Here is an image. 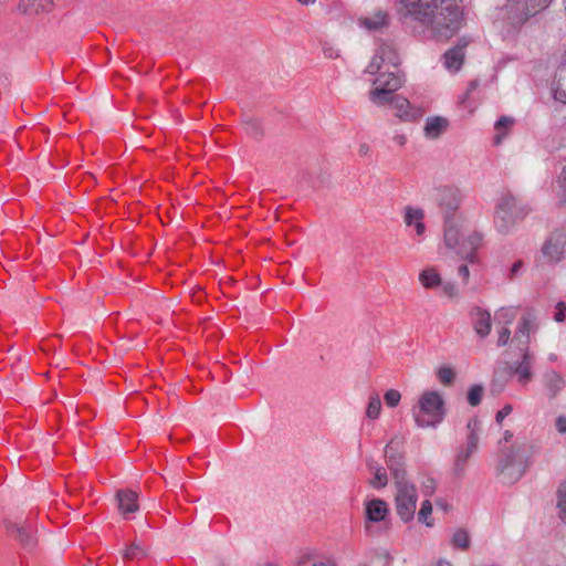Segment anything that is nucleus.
Instances as JSON below:
<instances>
[{
    "label": "nucleus",
    "mask_w": 566,
    "mask_h": 566,
    "mask_svg": "<svg viewBox=\"0 0 566 566\" xmlns=\"http://www.w3.org/2000/svg\"><path fill=\"white\" fill-rule=\"evenodd\" d=\"M532 359L533 355L528 348H525L524 352H522V360L514 367V374L518 382L523 385L527 384L532 378Z\"/></svg>",
    "instance_id": "nucleus-21"
},
{
    "label": "nucleus",
    "mask_w": 566,
    "mask_h": 566,
    "mask_svg": "<svg viewBox=\"0 0 566 566\" xmlns=\"http://www.w3.org/2000/svg\"><path fill=\"white\" fill-rule=\"evenodd\" d=\"M441 286L443 292L449 296H454L458 293L455 286L452 283H442Z\"/></svg>",
    "instance_id": "nucleus-47"
},
{
    "label": "nucleus",
    "mask_w": 566,
    "mask_h": 566,
    "mask_svg": "<svg viewBox=\"0 0 566 566\" xmlns=\"http://www.w3.org/2000/svg\"><path fill=\"white\" fill-rule=\"evenodd\" d=\"M548 358H549V360L554 361L556 359V355L552 354V355H549Z\"/></svg>",
    "instance_id": "nucleus-56"
},
{
    "label": "nucleus",
    "mask_w": 566,
    "mask_h": 566,
    "mask_svg": "<svg viewBox=\"0 0 566 566\" xmlns=\"http://www.w3.org/2000/svg\"><path fill=\"white\" fill-rule=\"evenodd\" d=\"M312 2H314L315 0H311Z\"/></svg>",
    "instance_id": "nucleus-58"
},
{
    "label": "nucleus",
    "mask_w": 566,
    "mask_h": 566,
    "mask_svg": "<svg viewBox=\"0 0 566 566\" xmlns=\"http://www.w3.org/2000/svg\"><path fill=\"white\" fill-rule=\"evenodd\" d=\"M484 234L470 229L464 217L444 218L443 247L470 263L478 262L476 251L482 247Z\"/></svg>",
    "instance_id": "nucleus-2"
},
{
    "label": "nucleus",
    "mask_w": 566,
    "mask_h": 566,
    "mask_svg": "<svg viewBox=\"0 0 566 566\" xmlns=\"http://www.w3.org/2000/svg\"><path fill=\"white\" fill-rule=\"evenodd\" d=\"M387 463L395 479V506L400 520L405 523L413 520L418 502V493L413 483L406 478L402 457L394 453L391 446L385 449Z\"/></svg>",
    "instance_id": "nucleus-3"
},
{
    "label": "nucleus",
    "mask_w": 566,
    "mask_h": 566,
    "mask_svg": "<svg viewBox=\"0 0 566 566\" xmlns=\"http://www.w3.org/2000/svg\"><path fill=\"white\" fill-rule=\"evenodd\" d=\"M552 97L562 104H566V67L559 69L551 85Z\"/></svg>",
    "instance_id": "nucleus-22"
},
{
    "label": "nucleus",
    "mask_w": 566,
    "mask_h": 566,
    "mask_svg": "<svg viewBox=\"0 0 566 566\" xmlns=\"http://www.w3.org/2000/svg\"><path fill=\"white\" fill-rule=\"evenodd\" d=\"M503 315L507 318V322H511L514 318L513 312L509 310H502Z\"/></svg>",
    "instance_id": "nucleus-51"
},
{
    "label": "nucleus",
    "mask_w": 566,
    "mask_h": 566,
    "mask_svg": "<svg viewBox=\"0 0 566 566\" xmlns=\"http://www.w3.org/2000/svg\"><path fill=\"white\" fill-rule=\"evenodd\" d=\"M458 275L460 277H462L464 282H467L470 276V270H469L468 265H465V264L460 265L458 269Z\"/></svg>",
    "instance_id": "nucleus-50"
},
{
    "label": "nucleus",
    "mask_w": 566,
    "mask_h": 566,
    "mask_svg": "<svg viewBox=\"0 0 566 566\" xmlns=\"http://www.w3.org/2000/svg\"><path fill=\"white\" fill-rule=\"evenodd\" d=\"M323 53H324V56L327 59H337L340 55L339 49L335 44L329 43V42L323 43Z\"/></svg>",
    "instance_id": "nucleus-40"
},
{
    "label": "nucleus",
    "mask_w": 566,
    "mask_h": 566,
    "mask_svg": "<svg viewBox=\"0 0 566 566\" xmlns=\"http://www.w3.org/2000/svg\"><path fill=\"white\" fill-rule=\"evenodd\" d=\"M446 400L438 390L422 391L411 408V416L418 428L436 429L446 418Z\"/></svg>",
    "instance_id": "nucleus-6"
},
{
    "label": "nucleus",
    "mask_w": 566,
    "mask_h": 566,
    "mask_svg": "<svg viewBox=\"0 0 566 566\" xmlns=\"http://www.w3.org/2000/svg\"><path fill=\"white\" fill-rule=\"evenodd\" d=\"M419 282L422 287L433 290L442 285V277L433 266H427L419 273Z\"/></svg>",
    "instance_id": "nucleus-24"
},
{
    "label": "nucleus",
    "mask_w": 566,
    "mask_h": 566,
    "mask_svg": "<svg viewBox=\"0 0 566 566\" xmlns=\"http://www.w3.org/2000/svg\"><path fill=\"white\" fill-rule=\"evenodd\" d=\"M117 505L120 514L129 520L139 510L138 495L130 490H119L116 493Z\"/></svg>",
    "instance_id": "nucleus-13"
},
{
    "label": "nucleus",
    "mask_w": 566,
    "mask_h": 566,
    "mask_svg": "<svg viewBox=\"0 0 566 566\" xmlns=\"http://www.w3.org/2000/svg\"><path fill=\"white\" fill-rule=\"evenodd\" d=\"M300 3L302 4H308V3H312L311 0H297Z\"/></svg>",
    "instance_id": "nucleus-55"
},
{
    "label": "nucleus",
    "mask_w": 566,
    "mask_h": 566,
    "mask_svg": "<svg viewBox=\"0 0 566 566\" xmlns=\"http://www.w3.org/2000/svg\"><path fill=\"white\" fill-rule=\"evenodd\" d=\"M397 13L403 23L416 22L441 38L452 36L462 19L457 0H399Z\"/></svg>",
    "instance_id": "nucleus-1"
},
{
    "label": "nucleus",
    "mask_w": 566,
    "mask_h": 566,
    "mask_svg": "<svg viewBox=\"0 0 566 566\" xmlns=\"http://www.w3.org/2000/svg\"><path fill=\"white\" fill-rule=\"evenodd\" d=\"M244 125H245V130L248 134H250L252 136H258L261 134V129L259 127L258 122L250 119V120H247Z\"/></svg>",
    "instance_id": "nucleus-43"
},
{
    "label": "nucleus",
    "mask_w": 566,
    "mask_h": 566,
    "mask_svg": "<svg viewBox=\"0 0 566 566\" xmlns=\"http://www.w3.org/2000/svg\"><path fill=\"white\" fill-rule=\"evenodd\" d=\"M470 316L475 333L481 338H485L490 334L492 327L491 314L488 311L475 306L471 310Z\"/></svg>",
    "instance_id": "nucleus-14"
},
{
    "label": "nucleus",
    "mask_w": 566,
    "mask_h": 566,
    "mask_svg": "<svg viewBox=\"0 0 566 566\" xmlns=\"http://www.w3.org/2000/svg\"><path fill=\"white\" fill-rule=\"evenodd\" d=\"M436 566H452L451 563L447 560H439Z\"/></svg>",
    "instance_id": "nucleus-53"
},
{
    "label": "nucleus",
    "mask_w": 566,
    "mask_h": 566,
    "mask_svg": "<svg viewBox=\"0 0 566 566\" xmlns=\"http://www.w3.org/2000/svg\"><path fill=\"white\" fill-rule=\"evenodd\" d=\"M557 509L559 518L566 523V481L557 490Z\"/></svg>",
    "instance_id": "nucleus-30"
},
{
    "label": "nucleus",
    "mask_w": 566,
    "mask_h": 566,
    "mask_svg": "<svg viewBox=\"0 0 566 566\" xmlns=\"http://www.w3.org/2000/svg\"><path fill=\"white\" fill-rule=\"evenodd\" d=\"M523 266H524L523 261L518 260V261L514 262L510 270L511 276H516L521 272Z\"/></svg>",
    "instance_id": "nucleus-49"
},
{
    "label": "nucleus",
    "mask_w": 566,
    "mask_h": 566,
    "mask_svg": "<svg viewBox=\"0 0 566 566\" xmlns=\"http://www.w3.org/2000/svg\"><path fill=\"white\" fill-rule=\"evenodd\" d=\"M449 122L442 116H431L426 119L423 134L427 139H438L448 128Z\"/></svg>",
    "instance_id": "nucleus-18"
},
{
    "label": "nucleus",
    "mask_w": 566,
    "mask_h": 566,
    "mask_svg": "<svg viewBox=\"0 0 566 566\" xmlns=\"http://www.w3.org/2000/svg\"><path fill=\"white\" fill-rule=\"evenodd\" d=\"M557 310L558 311L555 314V321L558 322V323H562L565 319L566 303L559 302L557 304Z\"/></svg>",
    "instance_id": "nucleus-45"
},
{
    "label": "nucleus",
    "mask_w": 566,
    "mask_h": 566,
    "mask_svg": "<svg viewBox=\"0 0 566 566\" xmlns=\"http://www.w3.org/2000/svg\"><path fill=\"white\" fill-rule=\"evenodd\" d=\"M431 514H432V504L429 500H424L421 503L420 511L418 512L419 522L423 523L428 527H431L433 525V521L430 518Z\"/></svg>",
    "instance_id": "nucleus-31"
},
{
    "label": "nucleus",
    "mask_w": 566,
    "mask_h": 566,
    "mask_svg": "<svg viewBox=\"0 0 566 566\" xmlns=\"http://www.w3.org/2000/svg\"><path fill=\"white\" fill-rule=\"evenodd\" d=\"M451 543L454 547L467 549L470 546V537L467 531L458 530L453 533Z\"/></svg>",
    "instance_id": "nucleus-32"
},
{
    "label": "nucleus",
    "mask_w": 566,
    "mask_h": 566,
    "mask_svg": "<svg viewBox=\"0 0 566 566\" xmlns=\"http://www.w3.org/2000/svg\"><path fill=\"white\" fill-rule=\"evenodd\" d=\"M473 453V450H470L465 447L458 451L454 460V472L458 476H461L464 473L468 460Z\"/></svg>",
    "instance_id": "nucleus-28"
},
{
    "label": "nucleus",
    "mask_w": 566,
    "mask_h": 566,
    "mask_svg": "<svg viewBox=\"0 0 566 566\" xmlns=\"http://www.w3.org/2000/svg\"><path fill=\"white\" fill-rule=\"evenodd\" d=\"M311 566H338L337 563L332 558L318 559L312 563Z\"/></svg>",
    "instance_id": "nucleus-48"
},
{
    "label": "nucleus",
    "mask_w": 566,
    "mask_h": 566,
    "mask_svg": "<svg viewBox=\"0 0 566 566\" xmlns=\"http://www.w3.org/2000/svg\"><path fill=\"white\" fill-rule=\"evenodd\" d=\"M389 510L388 504L380 499H373L365 503L366 522L379 523L386 520Z\"/></svg>",
    "instance_id": "nucleus-15"
},
{
    "label": "nucleus",
    "mask_w": 566,
    "mask_h": 566,
    "mask_svg": "<svg viewBox=\"0 0 566 566\" xmlns=\"http://www.w3.org/2000/svg\"><path fill=\"white\" fill-rule=\"evenodd\" d=\"M513 408L511 405H505L501 410L496 413V422L501 423L511 412Z\"/></svg>",
    "instance_id": "nucleus-44"
},
{
    "label": "nucleus",
    "mask_w": 566,
    "mask_h": 566,
    "mask_svg": "<svg viewBox=\"0 0 566 566\" xmlns=\"http://www.w3.org/2000/svg\"><path fill=\"white\" fill-rule=\"evenodd\" d=\"M260 566H279V565L275 563H272V562H264Z\"/></svg>",
    "instance_id": "nucleus-54"
},
{
    "label": "nucleus",
    "mask_w": 566,
    "mask_h": 566,
    "mask_svg": "<svg viewBox=\"0 0 566 566\" xmlns=\"http://www.w3.org/2000/svg\"><path fill=\"white\" fill-rule=\"evenodd\" d=\"M385 402L389 408H395L401 400V394L396 389H389L385 392Z\"/></svg>",
    "instance_id": "nucleus-38"
},
{
    "label": "nucleus",
    "mask_w": 566,
    "mask_h": 566,
    "mask_svg": "<svg viewBox=\"0 0 566 566\" xmlns=\"http://www.w3.org/2000/svg\"><path fill=\"white\" fill-rule=\"evenodd\" d=\"M538 450V444L526 438L516 439L509 449L501 448L497 470L502 480L506 483L518 481Z\"/></svg>",
    "instance_id": "nucleus-4"
},
{
    "label": "nucleus",
    "mask_w": 566,
    "mask_h": 566,
    "mask_svg": "<svg viewBox=\"0 0 566 566\" xmlns=\"http://www.w3.org/2000/svg\"><path fill=\"white\" fill-rule=\"evenodd\" d=\"M483 395V387L474 385L469 389L468 401L471 406H478L481 402Z\"/></svg>",
    "instance_id": "nucleus-36"
},
{
    "label": "nucleus",
    "mask_w": 566,
    "mask_h": 566,
    "mask_svg": "<svg viewBox=\"0 0 566 566\" xmlns=\"http://www.w3.org/2000/svg\"><path fill=\"white\" fill-rule=\"evenodd\" d=\"M398 64L399 56L395 49L387 43L380 44L366 67V73L377 75L373 82L374 88L399 90L402 85V77L396 71Z\"/></svg>",
    "instance_id": "nucleus-5"
},
{
    "label": "nucleus",
    "mask_w": 566,
    "mask_h": 566,
    "mask_svg": "<svg viewBox=\"0 0 566 566\" xmlns=\"http://www.w3.org/2000/svg\"><path fill=\"white\" fill-rule=\"evenodd\" d=\"M514 124V118L510 116H501L494 124L495 136L494 144L501 145L504 138L510 133Z\"/></svg>",
    "instance_id": "nucleus-26"
},
{
    "label": "nucleus",
    "mask_w": 566,
    "mask_h": 566,
    "mask_svg": "<svg viewBox=\"0 0 566 566\" xmlns=\"http://www.w3.org/2000/svg\"><path fill=\"white\" fill-rule=\"evenodd\" d=\"M549 2L551 0H507L504 15L507 18L511 29L505 31V35L509 36L531 15L547 7Z\"/></svg>",
    "instance_id": "nucleus-8"
},
{
    "label": "nucleus",
    "mask_w": 566,
    "mask_h": 566,
    "mask_svg": "<svg viewBox=\"0 0 566 566\" xmlns=\"http://www.w3.org/2000/svg\"><path fill=\"white\" fill-rule=\"evenodd\" d=\"M467 428L469 433L467 438L465 448L473 450L475 452L478 450L480 441L481 422L479 419L473 418L469 420Z\"/></svg>",
    "instance_id": "nucleus-27"
},
{
    "label": "nucleus",
    "mask_w": 566,
    "mask_h": 566,
    "mask_svg": "<svg viewBox=\"0 0 566 566\" xmlns=\"http://www.w3.org/2000/svg\"><path fill=\"white\" fill-rule=\"evenodd\" d=\"M464 49L463 46L457 45L449 49L442 55V65L450 73L455 74L460 71L464 62Z\"/></svg>",
    "instance_id": "nucleus-16"
},
{
    "label": "nucleus",
    "mask_w": 566,
    "mask_h": 566,
    "mask_svg": "<svg viewBox=\"0 0 566 566\" xmlns=\"http://www.w3.org/2000/svg\"><path fill=\"white\" fill-rule=\"evenodd\" d=\"M388 482L386 472L378 468L375 472L374 479L371 481V484L374 488H384Z\"/></svg>",
    "instance_id": "nucleus-39"
},
{
    "label": "nucleus",
    "mask_w": 566,
    "mask_h": 566,
    "mask_svg": "<svg viewBox=\"0 0 566 566\" xmlns=\"http://www.w3.org/2000/svg\"><path fill=\"white\" fill-rule=\"evenodd\" d=\"M512 438H513V433H511L510 431L504 432L503 440L505 442H510L512 440Z\"/></svg>",
    "instance_id": "nucleus-52"
},
{
    "label": "nucleus",
    "mask_w": 566,
    "mask_h": 566,
    "mask_svg": "<svg viewBox=\"0 0 566 566\" xmlns=\"http://www.w3.org/2000/svg\"><path fill=\"white\" fill-rule=\"evenodd\" d=\"M564 9H565V11H566V0H564Z\"/></svg>",
    "instance_id": "nucleus-57"
},
{
    "label": "nucleus",
    "mask_w": 566,
    "mask_h": 566,
    "mask_svg": "<svg viewBox=\"0 0 566 566\" xmlns=\"http://www.w3.org/2000/svg\"><path fill=\"white\" fill-rule=\"evenodd\" d=\"M424 216V210L419 207L406 206L403 209V223L418 243L424 240L427 232Z\"/></svg>",
    "instance_id": "nucleus-10"
},
{
    "label": "nucleus",
    "mask_w": 566,
    "mask_h": 566,
    "mask_svg": "<svg viewBox=\"0 0 566 566\" xmlns=\"http://www.w3.org/2000/svg\"><path fill=\"white\" fill-rule=\"evenodd\" d=\"M462 202V193L458 188L444 187L439 190L438 203L444 210V218L461 217L455 214L457 209Z\"/></svg>",
    "instance_id": "nucleus-11"
},
{
    "label": "nucleus",
    "mask_w": 566,
    "mask_h": 566,
    "mask_svg": "<svg viewBox=\"0 0 566 566\" xmlns=\"http://www.w3.org/2000/svg\"><path fill=\"white\" fill-rule=\"evenodd\" d=\"M544 386L551 398H555L565 387V381L559 374L549 370L543 376Z\"/></svg>",
    "instance_id": "nucleus-23"
},
{
    "label": "nucleus",
    "mask_w": 566,
    "mask_h": 566,
    "mask_svg": "<svg viewBox=\"0 0 566 566\" xmlns=\"http://www.w3.org/2000/svg\"><path fill=\"white\" fill-rule=\"evenodd\" d=\"M17 533H18L19 539L24 545L31 546L34 544L32 532L28 526H25V525L17 526Z\"/></svg>",
    "instance_id": "nucleus-37"
},
{
    "label": "nucleus",
    "mask_w": 566,
    "mask_h": 566,
    "mask_svg": "<svg viewBox=\"0 0 566 566\" xmlns=\"http://www.w3.org/2000/svg\"><path fill=\"white\" fill-rule=\"evenodd\" d=\"M497 346H505L511 338V331L509 327L503 326L497 331Z\"/></svg>",
    "instance_id": "nucleus-42"
},
{
    "label": "nucleus",
    "mask_w": 566,
    "mask_h": 566,
    "mask_svg": "<svg viewBox=\"0 0 566 566\" xmlns=\"http://www.w3.org/2000/svg\"><path fill=\"white\" fill-rule=\"evenodd\" d=\"M381 412V400L380 397L375 394L370 396L368 406L366 409V416L367 418L375 420L380 416Z\"/></svg>",
    "instance_id": "nucleus-29"
},
{
    "label": "nucleus",
    "mask_w": 566,
    "mask_h": 566,
    "mask_svg": "<svg viewBox=\"0 0 566 566\" xmlns=\"http://www.w3.org/2000/svg\"><path fill=\"white\" fill-rule=\"evenodd\" d=\"M536 331L537 324L535 323V319L531 315H525L518 322L512 342L516 344V346L520 347L522 352H524L525 348H528L531 335Z\"/></svg>",
    "instance_id": "nucleus-12"
},
{
    "label": "nucleus",
    "mask_w": 566,
    "mask_h": 566,
    "mask_svg": "<svg viewBox=\"0 0 566 566\" xmlns=\"http://www.w3.org/2000/svg\"><path fill=\"white\" fill-rule=\"evenodd\" d=\"M52 7V0H20L18 11L22 14L33 15L46 12Z\"/></svg>",
    "instance_id": "nucleus-20"
},
{
    "label": "nucleus",
    "mask_w": 566,
    "mask_h": 566,
    "mask_svg": "<svg viewBox=\"0 0 566 566\" xmlns=\"http://www.w3.org/2000/svg\"><path fill=\"white\" fill-rule=\"evenodd\" d=\"M532 208L513 195L502 196L495 207L494 229L502 235L514 232L516 223L523 220Z\"/></svg>",
    "instance_id": "nucleus-7"
},
{
    "label": "nucleus",
    "mask_w": 566,
    "mask_h": 566,
    "mask_svg": "<svg viewBox=\"0 0 566 566\" xmlns=\"http://www.w3.org/2000/svg\"><path fill=\"white\" fill-rule=\"evenodd\" d=\"M556 429L559 433H566V417L559 416L556 419Z\"/></svg>",
    "instance_id": "nucleus-46"
},
{
    "label": "nucleus",
    "mask_w": 566,
    "mask_h": 566,
    "mask_svg": "<svg viewBox=\"0 0 566 566\" xmlns=\"http://www.w3.org/2000/svg\"><path fill=\"white\" fill-rule=\"evenodd\" d=\"M556 182V196L560 202L566 203V166L563 168L560 175L557 177Z\"/></svg>",
    "instance_id": "nucleus-35"
},
{
    "label": "nucleus",
    "mask_w": 566,
    "mask_h": 566,
    "mask_svg": "<svg viewBox=\"0 0 566 566\" xmlns=\"http://www.w3.org/2000/svg\"><path fill=\"white\" fill-rule=\"evenodd\" d=\"M566 256V230L552 231L539 249V260L548 265H556Z\"/></svg>",
    "instance_id": "nucleus-9"
},
{
    "label": "nucleus",
    "mask_w": 566,
    "mask_h": 566,
    "mask_svg": "<svg viewBox=\"0 0 566 566\" xmlns=\"http://www.w3.org/2000/svg\"><path fill=\"white\" fill-rule=\"evenodd\" d=\"M437 377L442 385H451L455 378V371L450 366H441L437 370Z\"/></svg>",
    "instance_id": "nucleus-34"
},
{
    "label": "nucleus",
    "mask_w": 566,
    "mask_h": 566,
    "mask_svg": "<svg viewBox=\"0 0 566 566\" xmlns=\"http://www.w3.org/2000/svg\"><path fill=\"white\" fill-rule=\"evenodd\" d=\"M421 486L424 495L433 494L436 490V480L431 476H427L421 481Z\"/></svg>",
    "instance_id": "nucleus-41"
},
{
    "label": "nucleus",
    "mask_w": 566,
    "mask_h": 566,
    "mask_svg": "<svg viewBox=\"0 0 566 566\" xmlns=\"http://www.w3.org/2000/svg\"><path fill=\"white\" fill-rule=\"evenodd\" d=\"M146 549L139 543H133L124 552V558L126 559H139L146 556Z\"/></svg>",
    "instance_id": "nucleus-33"
},
{
    "label": "nucleus",
    "mask_w": 566,
    "mask_h": 566,
    "mask_svg": "<svg viewBox=\"0 0 566 566\" xmlns=\"http://www.w3.org/2000/svg\"><path fill=\"white\" fill-rule=\"evenodd\" d=\"M394 92L395 91H389L388 88H373L369 92V99L376 106L391 107L392 101L397 96Z\"/></svg>",
    "instance_id": "nucleus-25"
},
{
    "label": "nucleus",
    "mask_w": 566,
    "mask_h": 566,
    "mask_svg": "<svg viewBox=\"0 0 566 566\" xmlns=\"http://www.w3.org/2000/svg\"><path fill=\"white\" fill-rule=\"evenodd\" d=\"M388 13L384 10L375 11L370 17L358 19V24L368 31H379L388 25Z\"/></svg>",
    "instance_id": "nucleus-19"
},
{
    "label": "nucleus",
    "mask_w": 566,
    "mask_h": 566,
    "mask_svg": "<svg viewBox=\"0 0 566 566\" xmlns=\"http://www.w3.org/2000/svg\"><path fill=\"white\" fill-rule=\"evenodd\" d=\"M390 109L394 111L395 116L405 122L415 120L420 115L419 111L412 107L409 101L400 95L394 98Z\"/></svg>",
    "instance_id": "nucleus-17"
}]
</instances>
